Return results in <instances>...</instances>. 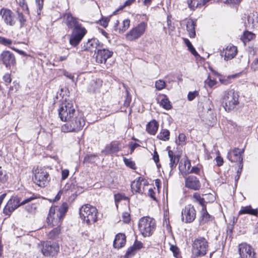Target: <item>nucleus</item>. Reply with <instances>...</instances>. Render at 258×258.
<instances>
[{
  "label": "nucleus",
  "instance_id": "obj_1",
  "mask_svg": "<svg viewBox=\"0 0 258 258\" xmlns=\"http://www.w3.org/2000/svg\"><path fill=\"white\" fill-rule=\"evenodd\" d=\"M62 18L68 29L72 30L69 35L70 44L73 47L77 46L87 33V29L70 12L63 14Z\"/></svg>",
  "mask_w": 258,
  "mask_h": 258
},
{
  "label": "nucleus",
  "instance_id": "obj_2",
  "mask_svg": "<svg viewBox=\"0 0 258 258\" xmlns=\"http://www.w3.org/2000/svg\"><path fill=\"white\" fill-rule=\"evenodd\" d=\"M85 124L82 113L76 112L74 117L61 126V130L64 133L78 132L83 129Z\"/></svg>",
  "mask_w": 258,
  "mask_h": 258
},
{
  "label": "nucleus",
  "instance_id": "obj_3",
  "mask_svg": "<svg viewBox=\"0 0 258 258\" xmlns=\"http://www.w3.org/2000/svg\"><path fill=\"white\" fill-rule=\"evenodd\" d=\"M80 218L87 225H91L97 220V209L90 204H86L80 208Z\"/></svg>",
  "mask_w": 258,
  "mask_h": 258
},
{
  "label": "nucleus",
  "instance_id": "obj_4",
  "mask_svg": "<svg viewBox=\"0 0 258 258\" xmlns=\"http://www.w3.org/2000/svg\"><path fill=\"white\" fill-rule=\"evenodd\" d=\"M156 221L149 216L141 218L139 221L138 228L144 237H149L153 234L156 229Z\"/></svg>",
  "mask_w": 258,
  "mask_h": 258
},
{
  "label": "nucleus",
  "instance_id": "obj_5",
  "mask_svg": "<svg viewBox=\"0 0 258 258\" xmlns=\"http://www.w3.org/2000/svg\"><path fill=\"white\" fill-rule=\"evenodd\" d=\"M208 241L204 237L196 238L192 243V255L194 257L204 256L208 251Z\"/></svg>",
  "mask_w": 258,
  "mask_h": 258
},
{
  "label": "nucleus",
  "instance_id": "obj_6",
  "mask_svg": "<svg viewBox=\"0 0 258 258\" xmlns=\"http://www.w3.org/2000/svg\"><path fill=\"white\" fill-rule=\"evenodd\" d=\"M58 112L60 120L66 123L75 116L76 112H79L75 109L72 101H66L62 103L58 109Z\"/></svg>",
  "mask_w": 258,
  "mask_h": 258
},
{
  "label": "nucleus",
  "instance_id": "obj_7",
  "mask_svg": "<svg viewBox=\"0 0 258 258\" xmlns=\"http://www.w3.org/2000/svg\"><path fill=\"white\" fill-rule=\"evenodd\" d=\"M238 103V97L233 90L226 91L223 98V104L226 111L233 110Z\"/></svg>",
  "mask_w": 258,
  "mask_h": 258
},
{
  "label": "nucleus",
  "instance_id": "obj_8",
  "mask_svg": "<svg viewBox=\"0 0 258 258\" xmlns=\"http://www.w3.org/2000/svg\"><path fill=\"white\" fill-rule=\"evenodd\" d=\"M34 182L40 187H44L48 183L50 177L46 169L42 167H37L34 170Z\"/></svg>",
  "mask_w": 258,
  "mask_h": 258
},
{
  "label": "nucleus",
  "instance_id": "obj_9",
  "mask_svg": "<svg viewBox=\"0 0 258 258\" xmlns=\"http://www.w3.org/2000/svg\"><path fill=\"white\" fill-rule=\"evenodd\" d=\"M59 250L58 243L51 241L45 242L42 245L41 251L45 256H53L57 254Z\"/></svg>",
  "mask_w": 258,
  "mask_h": 258
},
{
  "label": "nucleus",
  "instance_id": "obj_10",
  "mask_svg": "<svg viewBox=\"0 0 258 258\" xmlns=\"http://www.w3.org/2000/svg\"><path fill=\"white\" fill-rule=\"evenodd\" d=\"M147 28V24L141 22L136 27L132 29L126 34V38L128 40L133 41L138 39L143 35Z\"/></svg>",
  "mask_w": 258,
  "mask_h": 258
},
{
  "label": "nucleus",
  "instance_id": "obj_11",
  "mask_svg": "<svg viewBox=\"0 0 258 258\" xmlns=\"http://www.w3.org/2000/svg\"><path fill=\"white\" fill-rule=\"evenodd\" d=\"M182 219L185 223H190L194 221L196 217V211L193 205H187L182 210L181 212Z\"/></svg>",
  "mask_w": 258,
  "mask_h": 258
},
{
  "label": "nucleus",
  "instance_id": "obj_12",
  "mask_svg": "<svg viewBox=\"0 0 258 258\" xmlns=\"http://www.w3.org/2000/svg\"><path fill=\"white\" fill-rule=\"evenodd\" d=\"M238 251L241 258H256L255 252L252 247L245 243L239 245Z\"/></svg>",
  "mask_w": 258,
  "mask_h": 258
},
{
  "label": "nucleus",
  "instance_id": "obj_13",
  "mask_svg": "<svg viewBox=\"0 0 258 258\" xmlns=\"http://www.w3.org/2000/svg\"><path fill=\"white\" fill-rule=\"evenodd\" d=\"M0 15L7 25L12 26L15 24V15L10 10L3 8L0 11Z\"/></svg>",
  "mask_w": 258,
  "mask_h": 258
},
{
  "label": "nucleus",
  "instance_id": "obj_14",
  "mask_svg": "<svg viewBox=\"0 0 258 258\" xmlns=\"http://www.w3.org/2000/svg\"><path fill=\"white\" fill-rule=\"evenodd\" d=\"M0 60L7 68H10L16 63L15 55L9 51H4L0 55Z\"/></svg>",
  "mask_w": 258,
  "mask_h": 258
},
{
  "label": "nucleus",
  "instance_id": "obj_15",
  "mask_svg": "<svg viewBox=\"0 0 258 258\" xmlns=\"http://www.w3.org/2000/svg\"><path fill=\"white\" fill-rule=\"evenodd\" d=\"M113 51L108 49H98L96 56V61L99 63H105L107 59L111 57L113 55Z\"/></svg>",
  "mask_w": 258,
  "mask_h": 258
},
{
  "label": "nucleus",
  "instance_id": "obj_16",
  "mask_svg": "<svg viewBox=\"0 0 258 258\" xmlns=\"http://www.w3.org/2000/svg\"><path fill=\"white\" fill-rule=\"evenodd\" d=\"M201 183L195 176L190 175L185 179V186L189 189L198 190L201 188Z\"/></svg>",
  "mask_w": 258,
  "mask_h": 258
},
{
  "label": "nucleus",
  "instance_id": "obj_17",
  "mask_svg": "<svg viewBox=\"0 0 258 258\" xmlns=\"http://www.w3.org/2000/svg\"><path fill=\"white\" fill-rule=\"evenodd\" d=\"M37 198V197L36 196L33 195L31 197L26 199L20 203V199L17 197H15L13 199H10L7 203V205L10 207L14 208V210H15L19 207L30 202L32 200L36 199Z\"/></svg>",
  "mask_w": 258,
  "mask_h": 258
},
{
  "label": "nucleus",
  "instance_id": "obj_18",
  "mask_svg": "<svg viewBox=\"0 0 258 258\" xmlns=\"http://www.w3.org/2000/svg\"><path fill=\"white\" fill-rule=\"evenodd\" d=\"M100 43L98 39L92 38L84 43L82 49L84 51H88L91 52H95L96 49L100 48Z\"/></svg>",
  "mask_w": 258,
  "mask_h": 258
},
{
  "label": "nucleus",
  "instance_id": "obj_19",
  "mask_svg": "<svg viewBox=\"0 0 258 258\" xmlns=\"http://www.w3.org/2000/svg\"><path fill=\"white\" fill-rule=\"evenodd\" d=\"M237 52V47L234 45H228L223 51H221L220 55L224 57V59L228 60L234 58Z\"/></svg>",
  "mask_w": 258,
  "mask_h": 258
},
{
  "label": "nucleus",
  "instance_id": "obj_20",
  "mask_svg": "<svg viewBox=\"0 0 258 258\" xmlns=\"http://www.w3.org/2000/svg\"><path fill=\"white\" fill-rule=\"evenodd\" d=\"M243 151V149L240 150L238 148H234L228 153L227 158L232 162H240L242 161L241 155Z\"/></svg>",
  "mask_w": 258,
  "mask_h": 258
},
{
  "label": "nucleus",
  "instance_id": "obj_21",
  "mask_svg": "<svg viewBox=\"0 0 258 258\" xmlns=\"http://www.w3.org/2000/svg\"><path fill=\"white\" fill-rule=\"evenodd\" d=\"M120 143L113 141L107 145L102 152L105 155L112 154L118 152L120 150Z\"/></svg>",
  "mask_w": 258,
  "mask_h": 258
},
{
  "label": "nucleus",
  "instance_id": "obj_22",
  "mask_svg": "<svg viewBox=\"0 0 258 258\" xmlns=\"http://www.w3.org/2000/svg\"><path fill=\"white\" fill-rule=\"evenodd\" d=\"M126 242V236L123 233L116 235L113 241V247L115 248H120L123 247Z\"/></svg>",
  "mask_w": 258,
  "mask_h": 258
},
{
  "label": "nucleus",
  "instance_id": "obj_23",
  "mask_svg": "<svg viewBox=\"0 0 258 258\" xmlns=\"http://www.w3.org/2000/svg\"><path fill=\"white\" fill-rule=\"evenodd\" d=\"M144 181L143 177H139L136 180L132 182L131 184V188L133 192L142 194L144 191V187L142 186V182Z\"/></svg>",
  "mask_w": 258,
  "mask_h": 258
},
{
  "label": "nucleus",
  "instance_id": "obj_24",
  "mask_svg": "<svg viewBox=\"0 0 258 258\" xmlns=\"http://www.w3.org/2000/svg\"><path fill=\"white\" fill-rule=\"evenodd\" d=\"M159 128V123L155 119H152L146 125V132L151 135H155Z\"/></svg>",
  "mask_w": 258,
  "mask_h": 258
},
{
  "label": "nucleus",
  "instance_id": "obj_25",
  "mask_svg": "<svg viewBox=\"0 0 258 258\" xmlns=\"http://www.w3.org/2000/svg\"><path fill=\"white\" fill-rule=\"evenodd\" d=\"M196 22L192 19H188L186 22V30L190 38H194L196 36L195 26Z\"/></svg>",
  "mask_w": 258,
  "mask_h": 258
},
{
  "label": "nucleus",
  "instance_id": "obj_26",
  "mask_svg": "<svg viewBox=\"0 0 258 258\" xmlns=\"http://www.w3.org/2000/svg\"><path fill=\"white\" fill-rule=\"evenodd\" d=\"M211 0H188L187 4L190 10H194L198 7L205 5Z\"/></svg>",
  "mask_w": 258,
  "mask_h": 258
},
{
  "label": "nucleus",
  "instance_id": "obj_27",
  "mask_svg": "<svg viewBox=\"0 0 258 258\" xmlns=\"http://www.w3.org/2000/svg\"><path fill=\"white\" fill-rule=\"evenodd\" d=\"M68 210V205L67 203H63L59 207H57V218L56 220L60 222Z\"/></svg>",
  "mask_w": 258,
  "mask_h": 258
},
{
  "label": "nucleus",
  "instance_id": "obj_28",
  "mask_svg": "<svg viewBox=\"0 0 258 258\" xmlns=\"http://www.w3.org/2000/svg\"><path fill=\"white\" fill-rule=\"evenodd\" d=\"M239 214H249L250 215L257 216L258 210L257 209H252L250 205L242 206L241 207L240 210L239 211Z\"/></svg>",
  "mask_w": 258,
  "mask_h": 258
},
{
  "label": "nucleus",
  "instance_id": "obj_29",
  "mask_svg": "<svg viewBox=\"0 0 258 258\" xmlns=\"http://www.w3.org/2000/svg\"><path fill=\"white\" fill-rule=\"evenodd\" d=\"M119 25V22L116 21L114 23V27L115 31L118 30L119 33H123L125 32L130 27V20L129 19L124 20L119 28L117 27Z\"/></svg>",
  "mask_w": 258,
  "mask_h": 258
},
{
  "label": "nucleus",
  "instance_id": "obj_30",
  "mask_svg": "<svg viewBox=\"0 0 258 258\" xmlns=\"http://www.w3.org/2000/svg\"><path fill=\"white\" fill-rule=\"evenodd\" d=\"M168 156L170 158L169 165L171 170L175 168L179 162V156L176 155L174 154L173 152L171 150L168 151Z\"/></svg>",
  "mask_w": 258,
  "mask_h": 258
},
{
  "label": "nucleus",
  "instance_id": "obj_31",
  "mask_svg": "<svg viewBox=\"0 0 258 258\" xmlns=\"http://www.w3.org/2000/svg\"><path fill=\"white\" fill-rule=\"evenodd\" d=\"M201 217L200 220V224H204L212 220L211 216L208 213L206 207L202 208L201 211Z\"/></svg>",
  "mask_w": 258,
  "mask_h": 258
},
{
  "label": "nucleus",
  "instance_id": "obj_32",
  "mask_svg": "<svg viewBox=\"0 0 258 258\" xmlns=\"http://www.w3.org/2000/svg\"><path fill=\"white\" fill-rule=\"evenodd\" d=\"M248 24L253 28H258V14L256 13L249 14L247 17Z\"/></svg>",
  "mask_w": 258,
  "mask_h": 258
},
{
  "label": "nucleus",
  "instance_id": "obj_33",
  "mask_svg": "<svg viewBox=\"0 0 258 258\" xmlns=\"http://www.w3.org/2000/svg\"><path fill=\"white\" fill-rule=\"evenodd\" d=\"M157 138L163 141H167L170 139V132L167 129L162 128L157 136Z\"/></svg>",
  "mask_w": 258,
  "mask_h": 258
},
{
  "label": "nucleus",
  "instance_id": "obj_34",
  "mask_svg": "<svg viewBox=\"0 0 258 258\" xmlns=\"http://www.w3.org/2000/svg\"><path fill=\"white\" fill-rule=\"evenodd\" d=\"M56 211L57 212V207H51L49 209V212L47 217L48 222H50V221H51L53 225H54L53 223L57 221L54 217Z\"/></svg>",
  "mask_w": 258,
  "mask_h": 258
},
{
  "label": "nucleus",
  "instance_id": "obj_35",
  "mask_svg": "<svg viewBox=\"0 0 258 258\" xmlns=\"http://www.w3.org/2000/svg\"><path fill=\"white\" fill-rule=\"evenodd\" d=\"M161 97L162 98L160 100V105L166 110L171 109L172 106L167 97L165 95H162Z\"/></svg>",
  "mask_w": 258,
  "mask_h": 258
},
{
  "label": "nucleus",
  "instance_id": "obj_36",
  "mask_svg": "<svg viewBox=\"0 0 258 258\" xmlns=\"http://www.w3.org/2000/svg\"><path fill=\"white\" fill-rule=\"evenodd\" d=\"M202 104L203 110L207 112L211 111L214 108L212 101L209 98L206 99L202 103Z\"/></svg>",
  "mask_w": 258,
  "mask_h": 258
},
{
  "label": "nucleus",
  "instance_id": "obj_37",
  "mask_svg": "<svg viewBox=\"0 0 258 258\" xmlns=\"http://www.w3.org/2000/svg\"><path fill=\"white\" fill-rule=\"evenodd\" d=\"M255 36L254 34L249 31H245L241 37V40L245 44L247 42L252 40L255 38Z\"/></svg>",
  "mask_w": 258,
  "mask_h": 258
},
{
  "label": "nucleus",
  "instance_id": "obj_38",
  "mask_svg": "<svg viewBox=\"0 0 258 258\" xmlns=\"http://www.w3.org/2000/svg\"><path fill=\"white\" fill-rule=\"evenodd\" d=\"M192 201L194 202L199 203L202 206V208H204V207H206L205 205V199L201 196L200 194L198 192H196L193 195Z\"/></svg>",
  "mask_w": 258,
  "mask_h": 258
},
{
  "label": "nucleus",
  "instance_id": "obj_39",
  "mask_svg": "<svg viewBox=\"0 0 258 258\" xmlns=\"http://www.w3.org/2000/svg\"><path fill=\"white\" fill-rule=\"evenodd\" d=\"M61 228L59 225L52 230H51L48 234V237L49 239H55L58 237L60 233Z\"/></svg>",
  "mask_w": 258,
  "mask_h": 258
},
{
  "label": "nucleus",
  "instance_id": "obj_40",
  "mask_svg": "<svg viewBox=\"0 0 258 258\" xmlns=\"http://www.w3.org/2000/svg\"><path fill=\"white\" fill-rule=\"evenodd\" d=\"M183 41L184 42V43L186 45V46L188 47V50L195 56H197L198 55V53L196 51L195 48L192 46L191 42L189 41V40L187 38H184Z\"/></svg>",
  "mask_w": 258,
  "mask_h": 258
},
{
  "label": "nucleus",
  "instance_id": "obj_41",
  "mask_svg": "<svg viewBox=\"0 0 258 258\" xmlns=\"http://www.w3.org/2000/svg\"><path fill=\"white\" fill-rule=\"evenodd\" d=\"M137 250L133 246L130 247L124 255V258H130L134 256Z\"/></svg>",
  "mask_w": 258,
  "mask_h": 258
},
{
  "label": "nucleus",
  "instance_id": "obj_42",
  "mask_svg": "<svg viewBox=\"0 0 258 258\" xmlns=\"http://www.w3.org/2000/svg\"><path fill=\"white\" fill-rule=\"evenodd\" d=\"M186 138V137L184 134H183V133L179 134L178 137V140L176 141V144L179 145H185L186 143V142H185Z\"/></svg>",
  "mask_w": 258,
  "mask_h": 258
},
{
  "label": "nucleus",
  "instance_id": "obj_43",
  "mask_svg": "<svg viewBox=\"0 0 258 258\" xmlns=\"http://www.w3.org/2000/svg\"><path fill=\"white\" fill-rule=\"evenodd\" d=\"M166 86V83L162 80H159L155 83V87L158 90H161L164 89Z\"/></svg>",
  "mask_w": 258,
  "mask_h": 258
},
{
  "label": "nucleus",
  "instance_id": "obj_44",
  "mask_svg": "<svg viewBox=\"0 0 258 258\" xmlns=\"http://www.w3.org/2000/svg\"><path fill=\"white\" fill-rule=\"evenodd\" d=\"M8 176L7 175L6 171L3 170L2 169V167L0 166V182H5L8 179Z\"/></svg>",
  "mask_w": 258,
  "mask_h": 258
},
{
  "label": "nucleus",
  "instance_id": "obj_45",
  "mask_svg": "<svg viewBox=\"0 0 258 258\" xmlns=\"http://www.w3.org/2000/svg\"><path fill=\"white\" fill-rule=\"evenodd\" d=\"M18 13V19L20 23V27H22L26 21V18L22 13L17 11Z\"/></svg>",
  "mask_w": 258,
  "mask_h": 258
},
{
  "label": "nucleus",
  "instance_id": "obj_46",
  "mask_svg": "<svg viewBox=\"0 0 258 258\" xmlns=\"http://www.w3.org/2000/svg\"><path fill=\"white\" fill-rule=\"evenodd\" d=\"M123 161L127 166L132 169H136L135 163L131 160L127 159L126 158H124Z\"/></svg>",
  "mask_w": 258,
  "mask_h": 258
},
{
  "label": "nucleus",
  "instance_id": "obj_47",
  "mask_svg": "<svg viewBox=\"0 0 258 258\" xmlns=\"http://www.w3.org/2000/svg\"><path fill=\"white\" fill-rule=\"evenodd\" d=\"M14 211V208L10 207L7 204L4 209V213L6 215L10 216Z\"/></svg>",
  "mask_w": 258,
  "mask_h": 258
},
{
  "label": "nucleus",
  "instance_id": "obj_48",
  "mask_svg": "<svg viewBox=\"0 0 258 258\" xmlns=\"http://www.w3.org/2000/svg\"><path fill=\"white\" fill-rule=\"evenodd\" d=\"M12 43V41L11 40L3 37H0V43L8 46L11 44Z\"/></svg>",
  "mask_w": 258,
  "mask_h": 258
},
{
  "label": "nucleus",
  "instance_id": "obj_49",
  "mask_svg": "<svg viewBox=\"0 0 258 258\" xmlns=\"http://www.w3.org/2000/svg\"><path fill=\"white\" fill-rule=\"evenodd\" d=\"M198 95H199V92L197 91H195L194 92H189L187 95V99L189 101H192Z\"/></svg>",
  "mask_w": 258,
  "mask_h": 258
},
{
  "label": "nucleus",
  "instance_id": "obj_50",
  "mask_svg": "<svg viewBox=\"0 0 258 258\" xmlns=\"http://www.w3.org/2000/svg\"><path fill=\"white\" fill-rule=\"evenodd\" d=\"M96 157L95 155H88L85 157L84 161L87 162H95L94 159Z\"/></svg>",
  "mask_w": 258,
  "mask_h": 258
},
{
  "label": "nucleus",
  "instance_id": "obj_51",
  "mask_svg": "<svg viewBox=\"0 0 258 258\" xmlns=\"http://www.w3.org/2000/svg\"><path fill=\"white\" fill-rule=\"evenodd\" d=\"M36 209V206L35 204H33L31 205H27L25 207V210L28 213H32Z\"/></svg>",
  "mask_w": 258,
  "mask_h": 258
},
{
  "label": "nucleus",
  "instance_id": "obj_52",
  "mask_svg": "<svg viewBox=\"0 0 258 258\" xmlns=\"http://www.w3.org/2000/svg\"><path fill=\"white\" fill-rule=\"evenodd\" d=\"M205 82L211 88L213 87L216 84V81L214 80H212L209 76H208V78L205 81Z\"/></svg>",
  "mask_w": 258,
  "mask_h": 258
},
{
  "label": "nucleus",
  "instance_id": "obj_53",
  "mask_svg": "<svg viewBox=\"0 0 258 258\" xmlns=\"http://www.w3.org/2000/svg\"><path fill=\"white\" fill-rule=\"evenodd\" d=\"M3 80L6 83V85H8L12 81L10 75L9 74H6L3 76Z\"/></svg>",
  "mask_w": 258,
  "mask_h": 258
},
{
  "label": "nucleus",
  "instance_id": "obj_54",
  "mask_svg": "<svg viewBox=\"0 0 258 258\" xmlns=\"http://www.w3.org/2000/svg\"><path fill=\"white\" fill-rule=\"evenodd\" d=\"M115 201L116 202H118L121 200H126L128 199V198L126 197H125L123 195H122L121 194H117L115 195Z\"/></svg>",
  "mask_w": 258,
  "mask_h": 258
},
{
  "label": "nucleus",
  "instance_id": "obj_55",
  "mask_svg": "<svg viewBox=\"0 0 258 258\" xmlns=\"http://www.w3.org/2000/svg\"><path fill=\"white\" fill-rule=\"evenodd\" d=\"M136 0H126L123 5L121 6L120 9H123L125 7L130 6Z\"/></svg>",
  "mask_w": 258,
  "mask_h": 258
},
{
  "label": "nucleus",
  "instance_id": "obj_56",
  "mask_svg": "<svg viewBox=\"0 0 258 258\" xmlns=\"http://www.w3.org/2000/svg\"><path fill=\"white\" fill-rule=\"evenodd\" d=\"M133 247H134V248L137 250H138L139 249H140L142 246H143V244L140 241H136L135 242V243H134V244L132 245Z\"/></svg>",
  "mask_w": 258,
  "mask_h": 258
},
{
  "label": "nucleus",
  "instance_id": "obj_57",
  "mask_svg": "<svg viewBox=\"0 0 258 258\" xmlns=\"http://www.w3.org/2000/svg\"><path fill=\"white\" fill-rule=\"evenodd\" d=\"M69 175V170L68 169H63L61 171V179L64 180L68 178Z\"/></svg>",
  "mask_w": 258,
  "mask_h": 258
},
{
  "label": "nucleus",
  "instance_id": "obj_58",
  "mask_svg": "<svg viewBox=\"0 0 258 258\" xmlns=\"http://www.w3.org/2000/svg\"><path fill=\"white\" fill-rule=\"evenodd\" d=\"M122 218L125 223H128L130 221V215L127 212L123 213L122 214Z\"/></svg>",
  "mask_w": 258,
  "mask_h": 258
},
{
  "label": "nucleus",
  "instance_id": "obj_59",
  "mask_svg": "<svg viewBox=\"0 0 258 258\" xmlns=\"http://www.w3.org/2000/svg\"><path fill=\"white\" fill-rule=\"evenodd\" d=\"M148 195L152 198L153 200L156 201V198L155 197V192L152 188H150L148 190Z\"/></svg>",
  "mask_w": 258,
  "mask_h": 258
},
{
  "label": "nucleus",
  "instance_id": "obj_60",
  "mask_svg": "<svg viewBox=\"0 0 258 258\" xmlns=\"http://www.w3.org/2000/svg\"><path fill=\"white\" fill-rule=\"evenodd\" d=\"M251 67L253 70H258V58L254 60L251 64Z\"/></svg>",
  "mask_w": 258,
  "mask_h": 258
},
{
  "label": "nucleus",
  "instance_id": "obj_61",
  "mask_svg": "<svg viewBox=\"0 0 258 258\" xmlns=\"http://www.w3.org/2000/svg\"><path fill=\"white\" fill-rule=\"evenodd\" d=\"M39 11H41L43 6V0H35Z\"/></svg>",
  "mask_w": 258,
  "mask_h": 258
},
{
  "label": "nucleus",
  "instance_id": "obj_62",
  "mask_svg": "<svg viewBox=\"0 0 258 258\" xmlns=\"http://www.w3.org/2000/svg\"><path fill=\"white\" fill-rule=\"evenodd\" d=\"M216 162H217V165L218 166H221V165H222V164L223 163V158L221 157L217 156L216 158Z\"/></svg>",
  "mask_w": 258,
  "mask_h": 258
},
{
  "label": "nucleus",
  "instance_id": "obj_63",
  "mask_svg": "<svg viewBox=\"0 0 258 258\" xmlns=\"http://www.w3.org/2000/svg\"><path fill=\"white\" fill-rule=\"evenodd\" d=\"M153 159L156 164H157L158 163V162L159 161V155L158 154L157 152L156 151H155L154 152Z\"/></svg>",
  "mask_w": 258,
  "mask_h": 258
},
{
  "label": "nucleus",
  "instance_id": "obj_64",
  "mask_svg": "<svg viewBox=\"0 0 258 258\" xmlns=\"http://www.w3.org/2000/svg\"><path fill=\"white\" fill-rule=\"evenodd\" d=\"M64 76L67 77V78L72 80L73 82H74V76L70 73L65 71L63 73Z\"/></svg>",
  "mask_w": 258,
  "mask_h": 258
}]
</instances>
